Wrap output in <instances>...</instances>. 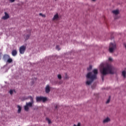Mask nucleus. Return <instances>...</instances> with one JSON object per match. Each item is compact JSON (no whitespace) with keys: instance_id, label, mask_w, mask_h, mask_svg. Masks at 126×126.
<instances>
[{"instance_id":"13","label":"nucleus","mask_w":126,"mask_h":126,"mask_svg":"<svg viewBox=\"0 0 126 126\" xmlns=\"http://www.w3.org/2000/svg\"><path fill=\"white\" fill-rule=\"evenodd\" d=\"M16 55H17V51H16V50H13L12 51V55L13 57H15V56H16Z\"/></svg>"},{"instance_id":"30","label":"nucleus","mask_w":126,"mask_h":126,"mask_svg":"<svg viewBox=\"0 0 126 126\" xmlns=\"http://www.w3.org/2000/svg\"><path fill=\"white\" fill-rule=\"evenodd\" d=\"M9 93L11 95H12V94H13V91H12V90H10Z\"/></svg>"},{"instance_id":"26","label":"nucleus","mask_w":126,"mask_h":126,"mask_svg":"<svg viewBox=\"0 0 126 126\" xmlns=\"http://www.w3.org/2000/svg\"><path fill=\"white\" fill-rule=\"evenodd\" d=\"M120 18V16H118V15H115L114 16V19H119Z\"/></svg>"},{"instance_id":"4","label":"nucleus","mask_w":126,"mask_h":126,"mask_svg":"<svg viewBox=\"0 0 126 126\" xmlns=\"http://www.w3.org/2000/svg\"><path fill=\"white\" fill-rule=\"evenodd\" d=\"M33 104V102H27L26 105L24 106L25 111H26V112H28V111H29V107H32V105Z\"/></svg>"},{"instance_id":"2","label":"nucleus","mask_w":126,"mask_h":126,"mask_svg":"<svg viewBox=\"0 0 126 126\" xmlns=\"http://www.w3.org/2000/svg\"><path fill=\"white\" fill-rule=\"evenodd\" d=\"M97 75H98V69H94L92 72H88L86 76L88 79L86 82V85H91L93 81L97 79Z\"/></svg>"},{"instance_id":"9","label":"nucleus","mask_w":126,"mask_h":126,"mask_svg":"<svg viewBox=\"0 0 126 126\" xmlns=\"http://www.w3.org/2000/svg\"><path fill=\"white\" fill-rule=\"evenodd\" d=\"M50 91H51V89H50V86L47 85L45 87V93H50Z\"/></svg>"},{"instance_id":"10","label":"nucleus","mask_w":126,"mask_h":126,"mask_svg":"<svg viewBox=\"0 0 126 126\" xmlns=\"http://www.w3.org/2000/svg\"><path fill=\"white\" fill-rule=\"evenodd\" d=\"M59 18H60V17L59 16V14H56L54 16V17L52 19V20L53 21H55V20H58L59 19Z\"/></svg>"},{"instance_id":"21","label":"nucleus","mask_w":126,"mask_h":126,"mask_svg":"<svg viewBox=\"0 0 126 126\" xmlns=\"http://www.w3.org/2000/svg\"><path fill=\"white\" fill-rule=\"evenodd\" d=\"M46 121H47L48 123L50 125V124H52V122L51 121V120H50V119H49L48 118H46Z\"/></svg>"},{"instance_id":"35","label":"nucleus","mask_w":126,"mask_h":126,"mask_svg":"<svg viewBox=\"0 0 126 126\" xmlns=\"http://www.w3.org/2000/svg\"><path fill=\"white\" fill-rule=\"evenodd\" d=\"M80 125H81V124H80V123H79V126H80Z\"/></svg>"},{"instance_id":"32","label":"nucleus","mask_w":126,"mask_h":126,"mask_svg":"<svg viewBox=\"0 0 126 126\" xmlns=\"http://www.w3.org/2000/svg\"><path fill=\"white\" fill-rule=\"evenodd\" d=\"M10 2H14L15 1V0H9Z\"/></svg>"},{"instance_id":"15","label":"nucleus","mask_w":126,"mask_h":126,"mask_svg":"<svg viewBox=\"0 0 126 126\" xmlns=\"http://www.w3.org/2000/svg\"><path fill=\"white\" fill-rule=\"evenodd\" d=\"M17 108L18 109V114H20V113H21V110H22V108L20 105H17Z\"/></svg>"},{"instance_id":"34","label":"nucleus","mask_w":126,"mask_h":126,"mask_svg":"<svg viewBox=\"0 0 126 126\" xmlns=\"http://www.w3.org/2000/svg\"><path fill=\"white\" fill-rule=\"evenodd\" d=\"M92 1H95L96 0H92Z\"/></svg>"},{"instance_id":"27","label":"nucleus","mask_w":126,"mask_h":126,"mask_svg":"<svg viewBox=\"0 0 126 126\" xmlns=\"http://www.w3.org/2000/svg\"><path fill=\"white\" fill-rule=\"evenodd\" d=\"M56 50H58V51H60V50H61V48H60V46L59 45L56 46Z\"/></svg>"},{"instance_id":"11","label":"nucleus","mask_w":126,"mask_h":126,"mask_svg":"<svg viewBox=\"0 0 126 126\" xmlns=\"http://www.w3.org/2000/svg\"><path fill=\"white\" fill-rule=\"evenodd\" d=\"M112 13L115 14V15H118V14H120V10L119 9L113 10Z\"/></svg>"},{"instance_id":"25","label":"nucleus","mask_w":126,"mask_h":126,"mask_svg":"<svg viewBox=\"0 0 126 126\" xmlns=\"http://www.w3.org/2000/svg\"><path fill=\"white\" fill-rule=\"evenodd\" d=\"M39 15L40 16H42V17H46V15L45 14H42V13H40Z\"/></svg>"},{"instance_id":"29","label":"nucleus","mask_w":126,"mask_h":126,"mask_svg":"<svg viewBox=\"0 0 126 126\" xmlns=\"http://www.w3.org/2000/svg\"><path fill=\"white\" fill-rule=\"evenodd\" d=\"M68 78H69L68 76H67V74H66V73H65V76L64 79H68Z\"/></svg>"},{"instance_id":"17","label":"nucleus","mask_w":126,"mask_h":126,"mask_svg":"<svg viewBox=\"0 0 126 126\" xmlns=\"http://www.w3.org/2000/svg\"><path fill=\"white\" fill-rule=\"evenodd\" d=\"M122 75L124 77V78H126V70H124L122 71Z\"/></svg>"},{"instance_id":"28","label":"nucleus","mask_w":126,"mask_h":126,"mask_svg":"<svg viewBox=\"0 0 126 126\" xmlns=\"http://www.w3.org/2000/svg\"><path fill=\"white\" fill-rule=\"evenodd\" d=\"M58 78L59 79H62V75L61 74L58 75Z\"/></svg>"},{"instance_id":"31","label":"nucleus","mask_w":126,"mask_h":126,"mask_svg":"<svg viewBox=\"0 0 126 126\" xmlns=\"http://www.w3.org/2000/svg\"><path fill=\"white\" fill-rule=\"evenodd\" d=\"M109 61L110 62H113V59H112L111 58H109Z\"/></svg>"},{"instance_id":"14","label":"nucleus","mask_w":126,"mask_h":126,"mask_svg":"<svg viewBox=\"0 0 126 126\" xmlns=\"http://www.w3.org/2000/svg\"><path fill=\"white\" fill-rule=\"evenodd\" d=\"M9 58H10L9 55L7 54L4 55L3 57V60H7V59H9Z\"/></svg>"},{"instance_id":"1","label":"nucleus","mask_w":126,"mask_h":126,"mask_svg":"<svg viewBox=\"0 0 126 126\" xmlns=\"http://www.w3.org/2000/svg\"><path fill=\"white\" fill-rule=\"evenodd\" d=\"M100 69L101 79L102 82H104V78L107 74H114V68L110 64H107L105 66L102 65Z\"/></svg>"},{"instance_id":"8","label":"nucleus","mask_w":126,"mask_h":126,"mask_svg":"<svg viewBox=\"0 0 126 126\" xmlns=\"http://www.w3.org/2000/svg\"><path fill=\"white\" fill-rule=\"evenodd\" d=\"M5 15L2 17V19L4 20H6V19H8L9 18V15H8L6 12H4Z\"/></svg>"},{"instance_id":"7","label":"nucleus","mask_w":126,"mask_h":126,"mask_svg":"<svg viewBox=\"0 0 126 126\" xmlns=\"http://www.w3.org/2000/svg\"><path fill=\"white\" fill-rule=\"evenodd\" d=\"M27 33H28V34L27 35H25L24 37L26 41L28 40V39H29V38H30V36H31V30L28 31Z\"/></svg>"},{"instance_id":"23","label":"nucleus","mask_w":126,"mask_h":126,"mask_svg":"<svg viewBox=\"0 0 126 126\" xmlns=\"http://www.w3.org/2000/svg\"><path fill=\"white\" fill-rule=\"evenodd\" d=\"M92 89H95V88L96 87V83H94L92 85Z\"/></svg>"},{"instance_id":"36","label":"nucleus","mask_w":126,"mask_h":126,"mask_svg":"<svg viewBox=\"0 0 126 126\" xmlns=\"http://www.w3.org/2000/svg\"><path fill=\"white\" fill-rule=\"evenodd\" d=\"M55 1H57V0H55Z\"/></svg>"},{"instance_id":"16","label":"nucleus","mask_w":126,"mask_h":126,"mask_svg":"<svg viewBox=\"0 0 126 126\" xmlns=\"http://www.w3.org/2000/svg\"><path fill=\"white\" fill-rule=\"evenodd\" d=\"M92 68H93V66L92 65H89V67H88L87 68V70L88 71H90L91 70H92Z\"/></svg>"},{"instance_id":"22","label":"nucleus","mask_w":126,"mask_h":126,"mask_svg":"<svg viewBox=\"0 0 126 126\" xmlns=\"http://www.w3.org/2000/svg\"><path fill=\"white\" fill-rule=\"evenodd\" d=\"M7 63H12V59L11 58H9L7 61Z\"/></svg>"},{"instance_id":"3","label":"nucleus","mask_w":126,"mask_h":126,"mask_svg":"<svg viewBox=\"0 0 126 126\" xmlns=\"http://www.w3.org/2000/svg\"><path fill=\"white\" fill-rule=\"evenodd\" d=\"M117 49V44L111 42L109 44V52L111 54L114 53L115 50Z\"/></svg>"},{"instance_id":"5","label":"nucleus","mask_w":126,"mask_h":126,"mask_svg":"<svg viewBox=\"0 0 126 126\" xmlns=\"http://www.w3.org/2000/svg\"><path fill=\"white\" fill-rule=\"evenodd\" d=\"M36 102H41V101H42V102L44 103L47 101V97L43 96H36Z\"/></svg>"},{"instance_id":"6","label":"nucleus","mask_w":126,"mask_h":126,"mask_svg":"<svg viewBox=\"0 0 126 126\" xmlns=\"http://www.w3.org/2000/svg\"><path fill=\"white\" fill-rule=\"evenodd\" d=\"M26 50V46H21L19 48L20 54L23 55V54H24V53L25 52Z\"/></svg>"},{"instance_id":"24","label":"nucleus","mask_w":126,"mask_h":126,"mask_svg":"<svg viewBox=\"0 0 126 126\" xmlns=\"http://www.w3.org/2000/svg\"><path fill=\"white\" fill-rule=\"evenodd\" d=\"M54 107L55 108V110H58V108H59V105L55 104H54Z\"/></svg>"},{"instance_id":"19","label":"nucleus","mask_w":126,"mask_h":126,"mask_svg":"<svg viewBox=\"0 0 126 126\" xmlns=\"http://www.w3.org/2000/svg\"><path fill=\"white\" fill-rule=\"evenodd\" d=\"M110 101H111V96H109L108 99L107 100L106 102V104H109Z\"/></svg>"},{"instance_id":"18","label":"nucleus","mask_w":126,"mask_h":126,"mask_svg":"<svg viewBox=\"0 0 126 126\" xmlns=\"http://www.w3.org/2000/svg\"><path fill=\"white\" fill-rule=\"evenodd\" d=\"M115 39V36H114V32L111 33V40H114Z\"/></svg>"},{"instance_id":"20","label":"nucleus","mask_w":126,"mask_h":126,"mask_svg":"<svg viewBox=\"0 0 126 126\" xmlns=\"http://www.w3.org/2000/svg\"><path fill=\"white\" fill-rule=\"evenodd\" d=\"M29 98L31 100V102L32 103H34V100L33 99V97L31 96H29Z\"/></svg>"},{"instance_id":"33","label":"nucleus","mask_w":126,"mask_h":126,"mask_svg":"<svg viewBox=\"0 0 126 126\" xmlns=\"http://www.w3.org/2000/svg\"><path fill=\"white\" fill-rule=\"evenodd\" d=\"M0 60H1V54L0 53Z\"/></svg>"},{"instance_id":"12","label":"nucleus","mask_w":126,"mask_h":126,"mask_svg":"<svg viewBox=\"0 0 126 126\" xmlns=\"http://www.w3.org/2000/svg\"><path fill=\"white\" fill-rule=\"evenodd\" d=\"M111 121V119H110V118L107 117L105 119H104L103 121V124H106V123H109V122Z\"/></svg>"}]
</instances>
